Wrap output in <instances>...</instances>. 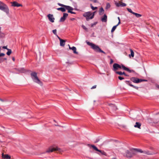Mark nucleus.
Segmentation results:
<instances>
[{
  "label": "nucleus",
  "mask_w": 159,
  "mask_h": 159,
  "mask_svg": "<svg viewBox=\"0 0 159 159\" xmlns=\"http://www.w3.org/2000/svg\"><path fill=\"white\" fill-rule=\"evenodd\" d=\"M113 70L115 72L117 71L116 70L120 69L121 68L124 70H126L129 72V73L135 72L133 70H130L129 69L126 67H125L122 64L121 66L120 65L117 63H114L113 66Z\"/></svg>",
  "instance_id": "nucleus-1"
},
{
  "label": "nucleus",
  "mask_w": 159,
  "mask_h": 159,
  "mask_svg": "<svg viewBox=\"0 0 159 159\" xmlns=\"http://www.w3.org/2000/svg\"><path fill=\"white\" fill-rule=\"evenodd\" d=\"M138 148H132L130 149L129 150H127L125 151L126 156L128 158L132 157L137 154V150H136Z\"/></svg>",
  "instance_id": "nucleus-2"
},
{
  "label": "nucleus",
  "mask_w": 159,
  "mask_h": 159,
  "mask_svg": "<svg viewBox=\"0 0 159 159\" xmlns=\"http://www.w3.org/2000/svg\"><path fill=\"white\" fill-rule=\"evenodd\" d=\"M86 43L88 45L90 46L96 52H102L104 54H106V53L102 50L98 46L88 41H87Z\"/></svg>",
  "instance_id": "nucleus-3"
},
{
  "label": "nucleus",
  "mask_w": 159,
  "mask_h": 159,
  "mask_svg": "<svg viewBox=\"0 0 159 159\" xmlns=\"http://www.w3.org/2000/svg\"><path fill=\"white\" fill-rule=\"evenodd\" d=\"M0 10L5 12L7 15L9 13V9L7 6L2 2L0 1Z\"/></svg>",
  "instance_id": "nucleus-4"
},
{
  "label": "nucleus",
  "mask_w": 159,
  "mask_h": 159,
  "mask_svg": "<svg viewBox=\"0 0 159 159\" xmlns=\"http://www.w3.org/2000/svg\"><path fill=\"white\" fill-rule=\"evenodd\" d=\"M30 75L32 79L34 82L40 84H42L41 82L37 77V73L35 72H32L31 73Z\"/></svg>",
  "instance_id": "nucleus-5"
},
{
  "label": "nucleus",
  "mask_w": 159,
  "mask_h": 159,
  "mask_svg": "<svg viewBox=\"0 0 159 159\" xmlns=\"http://www.w3.org/2000/svg\"><path fill=\"white\" fill-rule=\"evenodd\" d=\"M130 81L131 82L132 81L133 82L135 83H139L143 81L147 82L148 80H146L139 79L137 77H132L130 79Z\"/></svg>",
  "instance_id": "nucleus-6"
},
{
  "label": "nucleus",
  "mask_w": 159,
  "mask_h": 159,
  "mask_svg": "<svg viewBox=\"0 0 159 159\" xmlns=\"http://www.w3.org/2000/svg\"><path fill=\"white\" fill-rule=\"evenodd\" d=\"M84 17L86 18L87 20L88 21L90 19H92L94 17V15H92V13L90 11L86 12L83 15Z\"/></svg>",
  "instance_id": "nucleus-7"
},
{
  "label": "nucleus",
  "mask_w": 159,
  "mask_h": 159,
  "mask_svg": "<svg viewBox=\"0 0 159 159\" xmlns=\"http://www.w3.org/2000/svg\"><path fill=\"white\" fill-rule=\"evenodd\" d=\"M62 150L57 147H51L50 148L46 151L47 152H52L53 151H56L59 152H62Z\"/></svg>",
  "instance_id": "nucleus-8"
},
{
  "label": "nucleus",
  "mask_w": 159,
  "mask_h": 159,
  "mask_svg": "<svg viewBox=\"0 0 159 159\" xmlns=\"http://www.w3.org/2000/svg\"><path fill=\"white\" fill-rule=\"evenodd\" d=\"M91 146L92 147L95 151H98L99 152H100V153H97L99 155H100V153H101L102 155H106V153L104 152V151H101V150H99L97 148V147H96L95 146H94V145H91Z\"/></svg>",
  "instance_id": "nucleus-9"
},
{
  "label": "nucleus",
  "mask_w": 159,
  "mask_h": 159,
  "mask_svg": "<svg viewBox=\"0 0 159 159\" xmlns=\"http://www.w3.org/2000/svg\"><path fill=\"white\" fill-rule=\"evenodd\" d=\"M138 152H140V153H143L144 154L148 155H152L153 154V152H151L148 151H143L141 149H136Z\"/></svg>",
  "instance_id": "nucleus-10"
},
{
  "label": "nucleus",
  "mask_w": 159,
  "mask_h": 159,
  "mask_svg": "<svg viewBox=\"0 0 159 159\" xmlns=\"http://www.w3.org/2000/svg\"><path fill=\"white\" fill-rule=\"evenodd\" d=\"M68 16V14L66 13H64L63 14V16L62 17H61L60 18L59 22H63L65 21L66 20V18Z\"/></svg>",
  "instance_id": "nucleus-11"
},
{
  "label": "nucleus",
  "mask_w": 159,
  "mask_h": 159,
  "mask_svg": "<svg viewBox=\"0 0 159 159\" xmlns=\"http://www.w3.org/2000/svg\"><path fill=\"white\" fill-rule=\"evenodd\" d=\"M125 82L126 84L129 85L130 86L132 87H133V88H134L137 90H138L139 89V87H138L134 86V85H133V84H131V81L126 80L125 81Z\"/></svg>",
  "instance_id": "nucleus-12"
},
{
  "label": "nucleus",
  "mask_w": 159,
  "mask_h": 159,
  "mask_svg": "<svg viewBox=\"0 0 159 159\" xmlns=\"http://www.w3.org/2000/svg\"><path fill=\"white\" fill-rule=\"evenodd\" d=\"M108 105L110 107L109 109L110 110H112L113 111H116L117 109L116 107L113 104L109 103L108 104Z\"/></svg>",
  "instance_id": "nucleus-13"
},
{
  "label": "nucleus",
  "mask_w": 159,
  "mask_h": 159,
  "mask_svg": "<svg viewBox=\"0 0 159 159\" xmlns=\"http://www.w3.org/2000/svg\"><path fill=\"white\" fill-rule=\"evenodd\" d=\"M49 20L51 22L53 23L54 21L55 18L53 17V16L52 14H48L47 16Z\"/></svg>",
  "instance_id": "nucleus-14"
},
{
  "label": "nucleus",
  "mask_w": 159,
  "mask_h": 159,
  "mask_svg": "<svg viewBox=\"0 0 159 159\" xmlns=\"http://www.w3.org/2000/svg\"><path fill=\"white\" fill-rule=\"evenodd\" d=\"M14 69L18 71L19 73H24L25 72V70L24 68H19L18 69L15 68Z\"/></svg>",
  "instance_id": "nucleus-15"
},
{
  "label": "nucleus",
  "mask_w": 159,
  "mask_h": 159,
  "mask_svg": "<svg viewBox=\"0 0 159 159\" xmlns=\"http://www.w3.org/2000/svg\"><path fill=\"white\" fill-rule=\"evenodd\" d=\"M11 3L12 4L11 6L14 7H19L22 6V5L20 4H19L16 2H11Z\"/></svg>",
  "instance_id": "nucleus-16"
},
{
  "label": "nucleus",
  "mask_w": 159,
  "mask_h": 159,
  "mask_svg": "<svg viewBox=\"0 0 159 159\" xmlns=\"http://www.w3.org/2000/svg\"><path fill=\"white\" fill-rule=\"evenodd\" d=\"M5 55V54L4 53H1L0 54V57H3ZM6 58H0V63H2L5 60H7Z\"/></svg>",
  "instance_id": "nucleus-17"
},
{
  "label": "nucleus",
  "mask_w": 159,
  "mask_h": 159,
  "mask_svg": "<svg viewBox=\"0 0 159 159\" xmlns=\"http://www.w3.org/2000/svg\"><path fill=\"white\" fill-rule=\"evenodd\" d=\"M101 20L102 22H106L107 21V16L105 14L101 18Z\"/></svg>",
  "instance_id": "nucleus-18"
},
{
  "label": "nucleus",
  "mask_w": 159,
  "mask_h": 159,
  "mask_svg": "<svg viewBox=\"0 0 159 159\" xmlns=\"http://www.w3.org/2000/svg\"><path fill=\"white\" fill-rule=\"evenodd\" d=\"M68 46H69V48L70 49H71L73 51L74 53L76 54H78V52H76V48L75 47L73 46L72 47H70V45L68 44Z\"/></svg>",
  "instance_id": "nucleus-19"
},
{
  "label": "nucleus",
  "mask_w": 159,
  "mask_h": 159,
  "mask_svg": "<svg viewBox=\"0 0 159 159\" xmlns=\"http://www.w3.org/2000/svg\"><path fill=\"white\" fill-rule=\"evenodd\" d=\"M141 124L138 122H136L135 123V124L134 125V127L135 128H137L139 129H141Z\"/></svg>",
  "instance_id": "nucleus-20"
},
{
  "label": "nucleus",
  "mask_w": 159,
  "mask_h": 159,
  "mask_svg": "<svg viewBox=\"0 0 159 159\" xmlns=\"http://www.w3.org/2000/svg\"><path fill=\"white\" fill-rule=\"evenodd\" d=\"M2 158L6 159H10L11 158L10 156L7 154L4 155L3 153L2 154Z\"/></svg>",
  "instance_id": "nucleus-21"
},
{
  "label": "nucleus",
  "mask_w": 159,
  "mask_h": 159,
  "mask_svg": "<svg viewBox=\"0 0 159 159\" xmlns=\"http://www.w3.org/2000/svg\"><path fill=\"white\" fill-rule=\"evenodd\" d=\"M65 8L66 10V9L68 10V13L69 11H72L74 9V8L69 6H66V7Z\"/></svg>",
  "instance_id": "nucleus-22"
},
{
  "label": "nucleus",
  "mask_w": 159,
  "mask_h": 159,
  "mask_svg": "<svg viewBox=\"0 0 159 159\" xmlns=\"http://www.w3.org/2000/svg\"><path fill=\"white\" fill-rule=\"evenodd\" d=\"M116 73L120 75H125L126 76H129L128 75H126L125 72H122L121 71H116Z\"/></svg>",
  "instance_id": "nucleus-23"
},
{
  "label": "nucleus",
  "mask_w": 159,
  "mask_h": 159,
  "mask_svg": "<svg viewBox=\"0 0 159 159\" xmlns=\"http://www.w3.org/2000/svg\"><path fill=\"white\" fill-rule=\"evenodd\" d=\"M66 41L65 40L62 39L60 40V45L62 47H64L65 45Z\"/></svg>",
  "instance_id": "nucleus-24"
},
{
  "label": "nucleus",
  "mask_w": 159,
  "mask_h": 159,
  "mask_svg": "<svg viewBox=\"0 0 159 159\" xmlns=\"http://www.w3.org/2000/svg\"><path fill=\"white\" fill-rule=\"evenodd\" d=\"M57 10L58 11H61L62 12H64L66 11V8L63 7L57 8Z\"/></svg>",
  "instance_id": "nucleus-25"
},
{
  "label": "nucleus",
  "mask_w": 159,
  "mask_h": 159,
  "mask_svg": "<svg viewBox=\"0 0 159 159\" xmlns=\"http://www.w3.org/2000/svg\"><path fill=\"white\" fill-rule=\"evenodd\" d=\"M104 10L102 7H101L99 11V14L100 15H102L103 13Z\"/></svg>",
  "instance_id": "nucleus-26"
},
{
  "label": "nucleus",
  "mask_w": 159,
  "mask_h": 159,
  "mask_svg": "<svg viewBox=\"0 0 159 159\" xmlns=\"http://www.w3.org/2000/svg\"><path fill=\"white\" fill-rule=\"evenodd\" d=\"M130 51L131 54H130L129 55V56L130 57L131 56L132 57H134V53L133 50L131 49H130Z\"/></svg>",
  "instance_id": "nucleus-27"
},
{
  "label": "nucleus",
  "mask_w": 159,
  "mask_h": 159,
  "mask_svg": "<svg viewBox=\"0 0 159 159\" xmlns=\"http://www.w3.org/2000/svg\"><path fill=\"white\" fill-rule=\"evenodd\" d=\"M133 15H135L136 17L137 18L140 17L142 16L141 15L135 12H134V13H133Z\"/></svg>",
  "instance_id": "nucleus-28"
},
{
  "label": "nucleus",
  "mask_w": 159,
  "mask_h": 159,
  "mask_svg": "<svg viewBox=\"0 0 159 159\" xmlns=\"http://www.w3.org/2000/svg\"><path fill=\"white\" fill-rule=\"evenodd\" d=\"M8 51L7 52V54L8 55V56H9L11 54V50L10 49H8Z\"/></svg>",
  "instance_id": "nucleus-29"
},
{
  "label": "nucleus",
  "mask_w": 159,
  "mask_h": 159,
  "mask_svg": "<svg viewBox=\"0 0 159 159\" xmlns=\"http://www.w3.org/2000/svg\"><path fill=\"white\" fill-rule=\"evenodd\" d=\"M111 7V5L109 3H107L106 4V9H107Z\"/></svg>",
  "instance_id": "nucleus-30"
},
{
  "label": "nucleus",
  "mask_w": 159,
  "mask_h": 159,
  "mask_svg": "<svg viewBox=\"0 0 159 159\" xmlns=\"http://www.w3.org/2000/svg\"><path fill=\"white\" fill-rule=\"evenodd\" d=\"M117 27V26L116 25L114 26L112 28V29L111 31V32H112V33L113 32L115 31V30H116Z\"/></svg>",
  "instance_id": "nucleus-31"
},
{
  "label": "nucleus",
  "mask_w": 159,
  "mask_h": 159,
  "mask_svg": "<svg viewBox=\"0 0 159 159\" xmlns=\"http://www.w3.org/2000/svg\"><path fill=\"white\" fill-rule=\"evenodd\" d=\"M91 9L93 10H95L96 9H97V7H94L93 6L92 4H91Z\"/></svg>",
  "instance_id": "nucleus-32"
},
{
  "label": "nucleus",
  "mask_w": 159,
  "mask_h": 159,
  "mask_svg": "<svg viewBox=\"0 0 159 159\" xmlns=\"http://www.w3.org/2000/svg\"><path fill=\"white\" fill-rule=\"evenodd\" d=\"M127 10L129 12L133 14V13H134V12H133L131 9L127 8Z\"/></svg>",
  "instance_id": "nucleus-33"
},
{
  "label": "nucleus",
  "mask_w": 159,
  "mask_h": 159,
  "mask_svg": "<svg viewBox=\"0 0 159 159\" xmlns=\"http://www.w3.org/2000/svg\"><path fill=\"white\" fill-rule=\"evenodd\" d=\"M58 5L60 6H61V7H63L66 8V5H63V4H61V3H58Z\"/></svg>",
  "instance_id": "nucleus-34"
},
{
  "label": "nucleus",
  "mask_w": 159,
  "mask_h": 159,
  "mask_svg": "<svg viewBox=\"0 0 159 159\" xmlns=\"http://www.w3.org/2000/svg\"><path fill=\"white\" fill-rule=\"evenodd\" d=\"M115 4L116 5V6L117 7H119L121 6V5L119 3H118L117 2H116L115 3Z\"/></svg>",
  "instance_id": "nucleus-35"
},
{
  "label": "nucleus",
  "mask_w": 159,
  "mask_h": 159,
  "mask_svg": "<svg viewBox=\"0 0 159 159\" xmlns=\"http://www.w3.org/2000/svg\"><path fill=\"white\" fill-rule=\"evenodd\" d=\"M52 32L56 35H57V30L56 29L52 30Z\"/></svg>",
  "instance_id": "nucleus-36"
},
{
  "label": "nucleus",
  "mask_w": 159,
  "mask_h": 159,
  "mask_svg": "<svg viewBox=\"0 0 159 159\" xmlns=\"http://www.w3.org/2000/svg\"><path fill=\"white\" fill-rule=\"evenodd\" d=\"M97 23V22H95L93 23H92L91 24V27H93L94 25H96Z\"/></svg>",
  "instance_id": "nucleus-37"
},
{
  "label": "nucleus",
  "mask_w": 159,
  "mask_h": 159,
  "mask_svg": "<svg viewBox=\"0 0 159 159\" xmlns=\"http://www.w3.org/2000/svg\"><path fill=\"white\" fill-rule=\"evenodd\" d=\"M82 27L85 30H86V31L87 30H88L87 28L84 25H82Z\"/></svg>",
  "instance_id": "nucleus-38"
},
{
  "label": "nucleus",
  "mask_w": 159,
  "mask_h": 159,
  "mask_svg": "<svg viewBox=\"0 0 159 159\" xmlns=\"http://www.w3.org/2000/svg\"><path fill=\"white\" fill-rule=\"evenodd\" d=\"M118 78L120 80H122L124 79V78L120 76H118Z\"/></svg>",
  "instance_id": "nucleus-39"
},
{
  "label": "nucleus",
  "mask_w": 159,
  "mask_h": 159,
  "mask_svg": "<svg viewBox=\"0 0 159 159\" xmlns=\"http://www.w3.org/2000/svg\"><path fill=\"white\" fill-rule=\"evenodd\" d=\"M121 6L122 7H124L126 6V4L124 3H122L121 4Z\"/></svg>",
  "instance_id": "nucleus-40"
},
{
  "label": "nucleus",
  "mask_w": 159,
  "mask_h": 159,
  "mask_svg": "<svg viewBox=\"0 0 159 159\" xmlns=\"http://www.w3.org/2000/svg\"><path fill=\"white\" fill-rule=\"evenodd\" d=\"M69 13H70L71 14H76V13L75 12H74V11H69Z\"/></svg>",
  "instance_id": "nucleus-41"
},
{
  "label": "nucleus",
  "mask_w": 159,
  "mask_h": 159,
  "mask_svg": "<svg viewBox=\"0 0 159 159\" xmlns=\"http://www.w3.org/2000/svg\"><path fill=\"white\" fill-rule=\"evenodd\" d=\"M0 101H1L2 102H6V101H7V100H4L3 99H2L1 98H0Z\"/></svg>",
  "instance_id": "nucleus-42"
},
{
  "label": "nucleus",
  "mask_w": 159,
  "mask_h": 159,
  "mask_svg": "<svg viewBox=\"0 0 159 159\" xmlns=\"http://www.w3.org/2000/svg\"><path fill=\"white\" fill-rule=\"evenodd\" d=\"M96 85H94L91 88V89H95L96 88Z\"/></svg>",
  "instance_id": "nucleus-43"
},
{
  "label": "nucleus",
  "mask_w": 159,
  "mask_h": 159,
  "mask_svg": "<svg viewBox=\"0 0 159 159\" xmlns=\"http://www.w3.org/2000/svg\"><path fill=\"white\" fill-rule=\"evenodd\" d=\"M2 48L4 49H7V50L8 49V48H7V46H4L2 47Z\"/></svg>",
  "instance_id": "nucleus-44"
},
{
  "label": "nucleus",
  "mask_w": 159,
  "mask_h": 159,
  "mask_svg": "<svg viewBox=\"0 0 159 159\" xmlns=\"http://www.w3.org/2000/svg\"><path fill=\"white\" fill-rule=\"evenodd\" d=\"M99 139H96V140L95 141L94 143H97L98 142H99Z\"/></svg>",
  "instance_id": "nucleus-45"
},
{
  "label": "nucleus",
  "mask_w": 159,
  "mask_h": 159,
  "mask_svg": "<svg viewBox=\"0 0 159 159\" xmlns=\"http://www.w3.org/2000/svg\"><path fill=\"white\" fill-rule=\"evenodd\" d=\"M113 62V60L112 59H110V64H111Z\"/></svg>",
  "instance_id": "nucleus-46"
},
{
  "label": "nucleus",
  "mask_w": 159,
  "mask_h": 159,
  "mask_svg": "<svg viewBox=\"0 0 159 159\" xmlns=\"http://www.w3.org/2000/svg\"><path fill=\"white\" fill-rule=\"evenodd\" d=\"M56 36H57V38L59 39L60 41V40H62V39H61L57 35H56Z\"/></svg>",
  "instance_id": "nucleus-47"
},
{
  "label": "nucleus",
  "mask_w": 159,
  "mask_h": 159,
  "mask_svg": "<svg viewBox=\"0 0 159 159\" xmlns=\"http://www.w3.org/2000/svg\"><path fill=\"white\" fill-rule=\"evenodd\" d=\"M56 36H57V38L59 39L60 41V40H62V39H61L57 35H56Z\"/></svg>",
  "instance_id": "nucleus-48"
},
{
  "label": "nucleus",
  "mask_w": 159,
  "mask_h": 159,
  "mask_svg": "<svg viewBox=\"0 0 159 159\" xmlns=\"http://www.w3.org/2000/svg\"><path fill=\"white\" fill-rule=\"evenodd\" d=\"M120 23V21H119L118 24L117 25H116L117 26Z\"/></svg>",
  "instance_id": "nucleus-49"
},
{
  "label": "nucleus",
  "mask_w": 159,
  "mask_h": 159,
  "mask_svg": "<svg viewBox=\"0 0 159 159\" xmlns=\"http://www.w3.org/2000/svg\"><path fill=\"white\" fill-rule=\"evenodd\" d=\"M75 18H71V19H70V20H75Z\"/></svg>",
  "instance_id": "nucleus-50"
},
{
  "label": "nucleus",
  "mask_w": 159,
  "mask_h": 159,
  "mask_svg": "<svg viewBox=\"0 0 159 159\" xmlns=\"http://www.w3.org/2000/svg\"><path fill=\"white\" fill-rule=\"evenodd\" d=\"M95 12H96V11H95L93 13H92V15H94V16Z\"/></svg>",
  "instance_id": "nucleus-51"
},
{
  "label": "nucleus",
  "mask_w": 159,
  "mask_h": 159,
  "mask_svg": "<svg viewBox=\"0 0 159 159\" xmlns=\"http://www.w3.org/2000/svg\"><path fill=\"white\" fill-rule=\"evenodd\" d=\"M12 59L13 61H14L15 60V59L14 57H12Z\"/></svg>",
  "instance_id": "nucleus-52"
},
{
  "label": "nucleus",
  "mask_w": 159,
  "mask_h": 159,
  "mask_svg": "<svg viewBox=\"0 0 159 159\" xmlns=\"http://www.w3.org/2000/svg\"><path fill=\"white\" fill-rule=\"evenodd\" d=\"M0 35L3 36V34L1 33V31H0Z\"/></svg>",
  "instance_id": "nucleus-53"
},
{
  "label": "nucleus",
  "mask_w": 159,
  "mask_h": 159,
  "mask_svg": "<svg viewBox=\"0 0 159 159\" xmlns=\"http://www.w3.org/2000/svg\"><path fill=\"white\" fill-rule=\"evenodd\" d=\"M118 20H119V21H120V17H118Z\"/></svg>",
  "instance_id": "nucleus-54"
},
{
  "label": "nucleus",
  "mask_w": 159,
  "mask_h": 159,
  "mask_svg": "<svg viewBox=\"0 0 159 159\" xmlns=\"http://www.w3.org/2000/svg\"><path fill=\"white\" fill-rule=\"evenodd\" d=\"M0 110L2 111H3V109H2V108H0Z\"/></svg>",
  "instance_id": "nucleus-55"
},
{
  "label": "nucleus",
  "mask_w": 159,
  "mask_h": 159,
  "mask_svg": "<svg viewBox=\"0 0 159 159\" xmlns=\"http://www.w3.org/2000/svg\"><path fill=\"white\" fill-rule=\"evenodd\" d=\"M56 126H59V125H58L56 124L55 125Z\"/></svg>",
  "instance_id": "nucleus-56"
},
{
  "label": "nucleus",
  "mask_w": 159,
  "mask_h": 159,
  "mask_svg": "<svg viewBox=\"0 0 159 159\" xmlns=\"http://www.w3.org/2000/svg\"><path fill=\"white\" fill-rule=\"evenodd\" d=\"M2 37V35H0V37Z\"/></svg>",
  "instance_id": "nucleus-57"
},
{
  "label": "nucleus",
  "mask_w": 159,
  "mask_h": 159,
  "mask_svg": "<svg viewBox=\"0 0 159 159\" xmlns=\"http://www.w3.org/2000/svg\"><path fill=\"white\" fill-rule=\"evenodd\" d=\"M158 122H159V120L158 121Z\"/></svg>",
  "instance_id": "nucleus-58"
},
{
  "label": "nucleus",
  "mask_w": 159,
  "mask_h": 159,
  "mask_svg": "<svg viewBox=\"0 0 159 159\" xmlns=\"http://www.w3.org/2000/svg\"><path fill=\"white\" fill-rule=\"evenodd\" d=\"M158 36L159 37V35H158Z\"/></svg>",
  "instance_id": "nucleus-59"
},
{
  "label": "nucleus",
  "mask_w": 159,
  "mask_h": 159,
  "mask_svg": "<svg viewBox=\"0 0 159 159\" xmlns=\"http://www.w3.org/2000/svg\"><path fill=\"white\" fill-rule=\"evenodd\" d=\"M158 88L159 89V87H158Z\"/></svg>",
  "instance_id": "nucleus-60"
}]
</instances>
